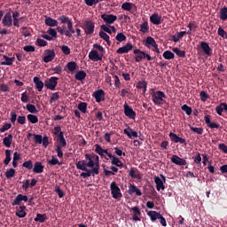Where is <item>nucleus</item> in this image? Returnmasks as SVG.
Returning a JSON list of instances; mask_svg holds the SVG:
<instances>
[{"label":"nucleus","mask_w":227,"mask_h":227,"mask_svg":"<svg viewBox=\"0 0 227 227\" xmlns=\"http://www.w3.org/2000/svg\"><path fill=\"white\" fill-rule=\"evenodd\" d=\"M75 166L76 169L85 171L80 174L82 178H90V176H95L100 173V165L93 160V154L86 153L85 160L76 162Z\"/></svg>","instance_id":"f257e3e1"},{"label":"nucleus","mask_w":227,"mask_h":227,"mask_svg":"<svg viewBox=\"0 0 227 227\" xmlns=\"http://www.w3.org/2000/svg\"><path fill=\"white\" fill-rule=\"evenodd\" d=\"M151 96L154 106H162L164 104V98H167L166 93L160 90L153 92Z\"/></svg>","instance_id":"f03ea898"},{"label":"nucleus","mask_w":227,"mask_h":227,"mask_svg":"<svg viewBox=\"0 0 227 227\" xmlns=\"http://www.w3.org/2000/svg\"><path fill=\"white\" fill-rule=\"evenodd\" d=\"M133 54H135V61L137 63H141L143 59H147V61H152V56L150 54L139 50V49H135L133 51Z\"/></svg>","instance_id":"7ed1b4c3"},{"label":"nucleus","mask_w":227,"mask_h":227,"mask_svg":"<svg viewBox=\"0 0 227 227\" xmlns=\"http://www.w3.org/2000/svg\"><path fill=\"white\" fill-rule=\"evenodd\" d=\"M81 27L83 29L87 36H90L95 33V23L91 20H85Z\"/></svg>","instance_id":"20e7f679"},{"label":"nucleus","mask_w":227,"mask_h":227,"mask_svg":"<svg viewBox=\"0 0 227 227\" xmlns=\"http://www.w3.org/2000/svg\"><path fill=\"white\" fill-rule=\"evenodd\" d=\"M144 45L147 47V49H152L153 52H157V54H160V50H159V44L155 42V39L152 36H147L146 39L144 41Z\"/></svg>","instance_id":"39448f33"},{"label":"nucleus","mask_w":227,"mask_h":227,"mask_svg":"<svg viewBox=\"0 0 227 227\" xmlns=\"http://www.w3.org/2000/svg\"><path fill=\"white\" fill-rule=\"evenodd\" d=\"M110 191L112 198H114V200H120V198H123V194H121V190L120 189V186H118L116 182H112L110 184Z\"/></svg>","instance_id":"423d86ee"},{"label":"nucleus","mask_w":227,"mask_h":227,"mask_svg":"<svg viewBox=\"0 0 227 227\" xmlns=\"http://www.w3.org/2000/svg\"><path fill=\"white\" fill-rule=\"evenodd\" d=\"M59 79V78L56 76H51L50 79L45 81L44 86L47 88V90H51V91H54V90H56V86H58Z\"/></svg>","instance_id":"0eeeda50"},{"label":"nucleus","mask_w":227,"mask_h":227,"mask_svg":"<svg viewBox=\"0 0 227 227\" xmlns=\"http://www.w3.org/2000/svg\"><path fill=\"white\" fill-rule=\"evenodd\" d=\"M101 19L106 24V26H111V24H114L116 20H118V17L114 14L104 13L101 15Z\"/></svg>","instance_id":"6e6552de"},{"label":"nucleus","mask_w":227,"mask_h":227,"mask_svg":"<svg viewBox=\"0 0 227 227\" xmlns=\"http://www.w3.org/2000/svg\"><path fill=\"white\" fill-rule=\"evenodd\" d=\"M92 97H94L98 104H100V102H104V100H106V92L104 91V90L100 89L95 90L92 94Z\"/></svg>","instance_id":"1a4fd4ad"},{"label":"nucleus","mask_w":227,"mask_h":227,"mask_svg":"<svg viewBox=\"0 0 227 227\" xmlns=\"http://www.w3.org/2000/svg\"><path fill=\"white\" fill-rule=\"evenodd\" d=\"M123 108L125 116H127L130 120H136V113L134 109H132V107L129 106V104L125 103L123 105Z\"/></svg>","instance_id":"9d476101"},{"label":"nucleus","mask_w":227,"mask_h":227,"mask_svg":"<svg viewBox=\"0 0 227 227\" xmlns=\"http://www.w3.org/2000/svg\"><path fill=\"white\" fill-rule=\"evenodd\" d=\"M198 47H200L202 52H204V54H206L207 56H212V48H210L208 43L202 41L200 43V45Z\"/></svg>","instance_id":"9b49d317"},{"label":"nucleus","mask_w":227,"mask_h":227,"mask_svg":"<svg viewBox=\"0 0 227 227\" xmlns=\"http://www.w3.org/2000/svg\"><path fill=\"white\" fill-rule=\"evenodd\" d=\"M170 160L173 164H176V166H187V160H185L183 158H180L176 154L172 155Z\"/></svg>","instance_id":"f8f14e48"},{"label":"nucleus","mask_w":227,"mask_h":227,"mask_svg":"<svg viewBox=\"0 0 227 227\" xmlns=\"http://www.w3.org/2000/svg\"><path fill=\"white\" fill-rule=\"evenodd\" d=\"M45 54L46 55L43 59L44 63H51V61L56 58V51H54V50H46Z\"/></svg>","instance_id":"ddd939ff"},{"label":"nucleus","mask_w":227,"mask_h":227,"mask_svg":"<svg viewBox=\"0 0 227 227\" xmlns=\"http://www.w3.org/2000/svg\"><path fill=\"white\" fill-rule=\"evenodd\" d=\"M22 201L25 203L27 202V195H23V194H18L14 200L12 202V206L15 207L17 205H22Z\"/></svg>","instance_id":"4468645a"},{"label":"nucleus","mask_w":227,"mask_h":227,"mask_svg":"<svg viewBox=\"0 0 227 227\" xmlns=\"http://www.w3.org/2000/svg\"><path fill=\"white\" fill-rule=\"evenodd\" d=\"M132 49H134V45H132L131 43H128L126 45L120 47L116 52L117 54H127L129 52H130V51H132Z\"/></svg>","instance_id":"2eb2a0df"},{"label":"nucleus","mask_w":227,"mask_h":227,"mask_svg":"<svg viewBox=\"0 0 227 227\" xmlns=\"http://www.w3.org/2000/svg\"><path fill=\"white\" fill-rule=\"evenodd\" d=\"M4 26H5L6 27H12V26H13V20H12V13L7 12L2 20Z\"/></svg>","instance_id":"dca6fc26"},{"label":"nucleus","mask_w":227,"mask_h":227,"mask_svg":"<svg viewBox=\"0 0 227 227\" xmlns=\"http://www.w3.org/2000/svg\"><path fill=\"white\" fill-rule=\"evenodd\" d=\"M150 21L154 26H159L162 24V16H160L159 13H153L150 16Z\"/></svg>","instance_id":"f3484780"},{"label":"nucleus","mask_w":227,"mask_h":227,"mask_svg":"<svg viewBox=\"0 0 227 227\" xmlns=\"http://www.w3.org/2000/svg\"><path fill=\"white\" fill-rule=\"evenodd\" d=\"M168 137H170V139L173 143H180V145H185V138H182V137H178L177 134L170 132Z\"/></svg>","instance_id":"a211bd4d"},{"label":"nucleus","mask_w":227,"mask_h":227,"mask_svg":"<svg viewBox=\"0 0 227 227\" xmlns=\"http://www.w3.org/2000/svg\"><path fill=\"white\" fill-rule=\"evenodd\" d=\"M89 59L91 61H102V56L98 54L97 50H91L89 53Z\"/></svg>","instance_id":"6ab92c4d"},{"label":"nucleus","mask_w":227,"mask_h":227,"mask_svg":"<svg viewBox=\"0 0 227 227\" xmlns=\"http://www.w3.org/2000/svg\"><path fill=\"white\" fill-rule=\"evenodd\" d=\"M33 82L35 86V90H37V91H42L43 90V82H42L40 80V77L38 76H35L34 79H33Z\"/></svg>","instance_id":"aec40b11"},{"label":"nucleus","mask_w":227,"mask_h":227,"mask_svg":"<svg viewBox=\"0 0 227 227\" xmlns=\"http://www.w3.org/2000/svg\"><path fill=\"white\" fill-rule=\"evenodd\" d=\"M45 26H48L49 27H57L58 26V20L49 17L45 16Z\"/></svg>","instance_id":"412c9836"},{"label":"nucleus","mask_w":227,"mask_h":227,"mask_svg":"<svg viewBox=\"0 0 227 227\" xmlns=\"http://www.w3.org/2000/svg\"><path fill=\"white\" fill-rule=\"evenodd\" d=\"M43 168H45L41 161H36L34 164L33 171L34 173H36L37 175H40L41 173H43Z\"/></svg>","instance_id":"4be33fe9"},{"label":"nucleus","mask_w":227,"mask_h":227,"mask_svg":"<svg viewBox=\"0 0 227 227\" xmlns=\"http://www.w3.org/2000/svg\"><path fill=\"white\" fill-rule=\"evenodd\" d=\"M185 35H187V31L177 32L176 35H171L172 42H175V43H177V42H180V40H182V38H184Z\"/></svg>","instance_id":"5701e85b"},{"label":"nucleus","mask_w":227,"mask_h":227,"mask_svg":"<svg viewBox=\"0 0 227 227\" xmlns=\"http://www.w3.org/2000/svg\"><path fill=\"white\" fill-rule=\"evenodd\" d=\"M19 208L20 209L16 210L15 215L20 219L26 217V215H27V213H26V206H20Z\"/></svg>","instance_id":"b1692460"},{"label":"nucleus","mask_w":227,"mask_h":227,"mask_svg":"<svg viewBox=\"0 0 227 227\" xmlns=\"http://www.w3.org/2000/svg\"><path fill=\"white\" fill-rule=\"evenodd\" d=\"M154 184H156V189L157 191H164L166 187L164 186V183L162 182V179L159 176H154Z\"/></svg>","instance_id":"393cba45"},{"label":"nucleus","mask_w":227,"mask_h":227,"mask_svg":"<svg viewBox=\"0 0 227 227\" xmlns=\"http://www.w3.org/2000/svg\"><path fill=\"white\" fill-rule=\"evenodd\" d=\"M13 143V135L9 134L7 137H4L3 144L6 148H10Z\"/></svg>","instance_id":"a878e982"},{"label":"nucleus","mask_w":227,"mask_h":227,"mask_svg":"<svg viewBox=\"0 0 227 227\" xmlns=\"http://www.w3.org/2000/svg\"><path fill=\"white\" fill-rule=\"evenodd\" d=\"M3 59L5 61L1 62V65L7 66V67H12V65H13V61H15V57L9 58L6 55H3Z\"/></svg>","instance_id":"bb28decb"},{"label":"nucleus","mask_w":227,"mask_h":227,"mask_svg":"<svg viewBox=\"0 0 227 227\" xmlns=\"http://www.w3.org/2000/svg\"><path fill=\"white\" fill-rule=\"evenodd\" d=\"M147 215L150 217L153 223H155L157 219L160 218L161 215L157 211H148Z\"/></svg>","instance_id":"cd10ccee"},{"label":"nucleus","mask_w":227,"mask_h":227,"mask_svg":"<svg viewBox=\"0 0 227 227\" xmlns=\"http://www.w3.org/2000/svg\"><path fill=\"white\" fill-rule=\"evenodd\" d=\"M112 164L116 168H123L124 169H127V165L123 164V162H121L119 158L113 157Z\"/></svg>","instance_id":"c85d7f7f"},{"label":"nucleus","mask_w":227,"mask_h":227,"mask_svg":"<svg viewBox=\"0 0 227 227\" xmlns=\"http://www.w3.org/2000/svg\"><path fill=\"white\" fill-rule=\"evenodd\" d=\"M130 210L133 211V221H141V218H139V215H141V211L139 210V207H133L130 208Z\"/></svg>","instance_id":"c756f323"},{"label":"nucleus","mask_w":227,"mask_h":227,"mask_svg":"<svg viewBox=\"0 0 227 227\" xmlns=\"http://www.w3.org/2000/svg\"><path fill=\"white\" fill-rule=\"evenodd\" d=\"M123 133L126 134V136H128V137H129V139H132V137H138L137 132L132 130V129L130 127H129L128 129H125L123 130Z\"/></svg>","instance_id":"7c9ffc66"},{"label":"nucleus","mask_w":227,"mask_h":227,"mask_svg":"<svg viewBox=\"0 0 227 227\" xmlns=\"http://www.w3.org/2000/svg\"><path fill=\"white\" fill-rule=\"evenodd\" d=\"M136 193L137 196H143V192H141V190L139 188H137V186L134 185V184H130L129 185V193Z\"/></svg>","instance_id":"2f4dec72"},{"label":"nucleus","mask_w":227,"mask_h":227,"mask_svg":"<svg viewBox=\"0 0 227 227\" xmlns=\"http://www.w3.org/2000/svg\"><path fill=\"white\" fill-rule=\"evenodd\" d=\"M11 161H12V150L7 149L5 151V159L4 160V164L5 166H8Z\"/></svg>","instance_id":"473e14b6"},{"label":"nucleus","mask_w":227,"mask_h":227,"mask_svg":"<svg viewBox=\"0 0 227 227\" xmlns=\"http://www.w3.org/2000/svg\"><path fill=\"white\" fill-rule=\"evenodd\" d=\"M74 79L76 81H84L86 79V72L83 70L78 71L74 75Z\"/></svg>","instance_id":"72a5a7b5"},{"label":"nucleus","mask_w":227,"mask_h":227,"mask_svg":"<svg viewBox=\"0 0 227 227\" xmlns=\"http://www.w3.org/2000/svg\"><path fill=\"white\" fill-rule=\"evenodd\" d=\"M34 221H35V223H45V221H47V215L37 214L36 217L34 218Z\"/></svg>","instance_id":"f704fd0d"},{"label":"nucleus","mask_w":227,"mask_h":227,"mask_svg":"<svg viewBox=\"0 0 227 227\" xmlns=\"http://www.w3.org/2000/svg\"><path fill=\"white\" fill-rule=\"evenodd\" d=\"M220 20H227V7L226 6H223V8L220 9Z\"/></svg>","instance_id":"c9c22d12"},{"label":"nucleus","mask_w":227,"mask_h":227,"mask_svg":"<svg viewBox=\"0 0 227 227\" xmlns=\"http://www.w3.org/2000/svg\"><path fill=\"white\" fill-rule=\"evenodd\" d=\"M140 31L141 33L146 34L150 31V27L148 26V21H144L140 25Z\"/></svg>","instance_id":"e433bc0d"},{"label":"nucleus","mask_w":227,"mask_h":227,"mask_svg":"<svg viewBox=\"0 0 227 227\" xmlns=\"http://www.w3.org/2000/svg\"><path fill=\"white\" fill-rule=\"evenodd\" d=\"M26 109L27 111H28V113H31L32 114H36V113H38V109H36V106L32 104H27L26 106Z\"/></svg>","instance_id":"4c0bfd02"},{"label":"nucleus","mask_w":227,"mask_h":227,"mask_svg":"<svg viewBox=\"0 0 227 227\" xmlns=\"http://www.w3.org/2000/svg\"><path fill=\"white\" fill-rule=\"evenodd\" d=\"M137 88L138 90H143V95H145V93H146V88H147L146 81L138 82Z\"/></svg>","instance_id":"58836bf2"},{"label":"nucleus","mask_w":227,"mask_h":227,"mask_svg":"<svg viewBox=\"0 0 227 227\" xmlns=\"http://www.w3.org/2000/svg\"><path fill=\"white\" fill-rule=\"evenodd\" d=\"M77 109L78 111H81V113L85 114L88 109V103L81 102L80 104H78Z\"/></svg>","instance_id":"ea45409f"},{"label":"nucleus","mask_w":227,"mask_h":227,"mask_svg":"<svg viewBox=\"0 0 227 227\" xmlns=\"http://www.w3.org/2000/svg\"><path fill=\"white\" fill-rule=\"evenodd\" d=\"M95 148V153H98L100 157H104L107 160V158L106 157V155H104V149L102 148V146H100V145L98 144H96Z\"/></svg>","instance_id":"a19ab883"},{"label":"nucleus","mask_w":227,"mask_h":227,"mask_svg":"<svg viewBox=\"0 0 227 227\" xmlns=\"http://www.w3.org/2000/svg\"><path fill=\"white\" fill-rule=\"evenodd\" d=\"M132 6H135V4L132 3L125 2L121 4V9L125 10V12H130L132 10Z\"/></svg>","instance_id":"79ce46f5"},{"label":"nucleus","mask_w":227,"mask_h":227,"mask_svg":"<svg viewBox=\"0 0 227 227\" xmlns=\"http://www.w3.org/2000/svg\"><path fill=\"white\" fill-rule=\"evenodd\" d=\"M163 58L164 59H175V53L171 51H165L163 52Z\"/></svg>","instance_id":"37998d69"},{"label":"nucleus","mask_w":227,"mask_h":227,"mask_svg":"<svg viewBox=\"0 0 227 227\" xmlns=\"http://www.w3.org/2000/svg\"><path fill=\"white\" fill-rule=\"evenodd\" d=\"M27 119L30 123H33V124L38 123V116L35 114H29L28 115H27Z\"/></svg>","instance_id":"c03bdc74"},{"label":"nucleus","mask_w":227,"mask_h":227,"mask_svg":"<svg viewBox=\"0 0 227 227\" xmlns=\"http://www.w3.org/2000/svg\"><path fill=\"white\" fill-rule=\"evenodd\" d=\"M67 70H69V72H75V70H77V63L72 61V62H68L67 65Z\"/></svg>","instance_id":"a18cd8bd"},{"label":"nucleus","mask_w":227,"mask_h":227,"mask_svg":"<svg viewBox=\"0 0 227 227\" xmlns=\"http://www.w3.org/2000/svg\"><path fill=\"white\" fill-rule=\"evenodd\" d=\"M182 111H184V113L187 114V116H191L192 114V108L187 105H183L181 106Z\"/></svg>","instance_id":"49530a36"},{"label":"nucleus","mask_w":227,"mask_h":227,"mask_svg":"<svg viewBox=\"0 0 227 227\" xmlns=\"http://www.w3.org/2000/svg\"><path fill=\"white\" fill-rule=\"evenodd\" d=\"M172 51L178 58H185V51H180L178 48H173Z\"/></svg>","instance_id":"de8ad7c7"},{"label":"nucleus","mask_w":227,"mask_h":227,"mask_svg":"<svg viewBox=\"0 0 227 227\" xmlns=\"http://www.w3.org/2000/svg\"><path fill=\"white\" fill-rule=\"evenodd\" d=\"M48 164L50 166H56V164H58L59 166H61V162H59V160H58V158H56L55 156H52L51 160H48Z\"/></svg>","instance_id":"09e8293b"},{"label":"nucleus","mask_w":227,"mask_h":227,"mask_svg":"<svg viewBox=\"0 0 227 227\" xmlns=\"http://www.w3.org/2000/svg\"><path fill=\"white\" fill-rule=\"evenodd\" d=\"M129 176L131 178H137V180H141V175L136 174V168H131L129 170Z\"/></svg>","instance_id":"8fccbe9b"},{"label":"nucleus","mask_w":227,"mask_h":227,"mask_svg":"<svg viewBox=\"0 0 227 227\" xmlns=\"http://www.w3.org/2000/svg\"><path fill=\"white\" fill-rule=\"evenodd\" d=\"M104 0H84L85 4L87 6H95V4H98V3H102Z\"/></svg>","instance_id":"3c124183"},{"label":"nucleus","mask_w":227,"mask_h":227,"mask_svg":"<svg viewBox=\"0 0 227 227\" xmlns=\"http://www.w3.org/2000/svg\"><path fill=\"white\" fill-rule=\"evenodd\" d=\"M15 176V169L14 168H10L5 172V177L10 179L13 178Z\"/></svg>","instance_id":"603ef678"},{"label":"nucleus","mask_w":227,"mask_h":227,"mask_svg":"<svg viewBox=\"0 0 227 227\" xmlns=\"http://www.w3.org/2000/svg\"><path fill=\"white\" fill-rule=\"evenodd\" d=\"M200 100L202 102H207L208 98H210V96L205 92V90H202L200 92Z\"/></svg>","instance_id":"864d4df0"},{"label":"nucleus","mask_w":227,"mask_h":227,"mask_svg":"<svg viewBox=\"0 0 227 227\" xmlns=\"http://www.w3.org/2000/svg\"><path fill=\"white\" fill-rule=\"evenodd\" d=\"M48 35H50V36H51V38H58V32L56 31V29L50 27L47 30Z\"/></svg>","instance_id":"5fc2aeb1"},{"label":"nucleus","mask_w":227,"mask_h":227,"mask_svg":"<svg viewBox=\"0 0 227 227\" xmlns=\"http://www.w3.org/2000/svg\"><path fill=\"white\" fill-rule=\"evenodd\" d=\"M115 40L117 42H125V40H127V36L123 34V33H119L116 36H115Z\"/></svg>","instance_id":"6e6d98bb"},{"label":"nucleus","mask_w":227,"mask_h":227,"mask_svg":"<svg viewBox=\"0 0 227 227\" xmlns=\"http://www.w3.org/2000/svg\"><path fill=\"white\" fill-rule=\"evenodd\" d=\"M58 20H59L60 24H67L70 21V18L62 15L58 18Z\"/></svg>","instance_id":"4d7b16f0"},{"label":"nucleus","mask_w":227,"mask_h":227,"mask_svg":"<svg viewBox=\"0 0 227 227\" xmlns=\"http://www.w3.org/2000/svg\"><path fill=\"white\" fill-rule=\"evenodd\" d=\"M56 100H59V92L52 93L51 97L50 98L51 104H52V102H56Z\"/></svg>","instance_id":"13d9d810"},{"label":"nucleus","mask_w":227,"mask_h":227,"mask_svg":"<svg viewBox=\"0 0 227 227\" xmlns=\"http://www.w3.org/2000/svg\"><path fill=\"white\" fill-rule=\"evenodd\" d=\"M55 192H57L59 198H64L65 197V192L59 188V185L55 186Z\"/></svg>","instance_id":"bf43d9fd"},{"label":"nucleus","mask_w":227,"mask_h":227,"mask_svg":"<svg viewBox=\"0 0 227 227\" xmlns=\"http://www.w3.org/2000/svg\"><path fill=\"white\" fill-rule=\"evenodd\" d=\"M22 167L29 170L33 169V160H27L23 162Z\"/></svg>","instance_id":"052dcab7"},{"label":"nucleus","mask_w":227,"mask_h":227,"mask_svg":"<svg viewBox=\"0 0 227 227\" xmlns=\"http://www.w3.org/2000/svg\"><path fill=\"white\" fill-rule=\"evenodd\" d=\"M191 131L194 132L195 134H199L201 136L203 134V128H196V127H191Z\"/></svg>","instance_id":"680f3d73"},{"label":"nucleus","mask_w":227,"mask_h":227,"mask_svg":"<svg viewBox=\"0 0 227 227\" xmlns=\"http://www.w3.org/2000/svg\"><path fill=\"white\" fill-rule=\"evenodd\" d=\"M12 129V124L9 122H5L2 128H0V132H6V130H10Z\"/></svg>","instance_id":"e2e57ef3"},{"label":"nucleus","mask_w":227,"mask_h":227,"mask_svg":"<svg viewBox=\"0 0 227 227\" xmlns=\"http://www.w3.org/2000/svg\"><path fill=\"white\" fill-rule=\"evenodd\" d=\"M23 51H25V52H35L36 49L33 45H26L23 47Z\"/></svg>","instance_id":"0e129e2a"},{"label":"nucleus","mask_w":227,"mask_h":227,"mask_svg":"<svg viewBox=\"0 0 227 227\" xmlns=\"http://www.w3.org/2000/svg\"><path fill=\"white\" fill-rule=\"evenodd\" d=\"M36 43L39 47H47L48 45L47 41L40 38H37Z\"/></svg>","instance_id":"69168bd1"},{"label":"nucleus","mask_w":227,"mask_h":227,"mask_svg":"<svg viewBox=\"0 0 227 227\" xmlns=\"http://www.w3.org/2000/svg\"><path fill=\"white\" fill-rule=\"evenodd\" d=\"M61 51L63 52V54H65L66 56H69L71 51H70V47L67 46V45H62L61 46Z\"/></svg>","instance_id":"338daca9"},{"label":"nucleus","mask_w":227,"mask_h":227,"mask_svg":"<svg viewBox=\"0 0 227 227\" xmlns=\"http://www.w3.org/2000/svg\"><path fill=\"white\" fill-rule=\"evenodd\" d=\"M217 33H218V35L221 36L222 38H227L226 31H224V30L223 29V27H220L218 28Z\"/></svg>","instance_id":"774afa93"}]
</instances>
